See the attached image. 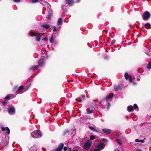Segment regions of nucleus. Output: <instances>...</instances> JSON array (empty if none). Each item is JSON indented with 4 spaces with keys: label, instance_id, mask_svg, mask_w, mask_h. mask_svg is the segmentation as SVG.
<instances>
[{
    "label": "nucleus",
    "instance_id": "nucleus-1",
    "mask_svg": "<svg viewBox=\"0 0 151 151\" xmlns=\"http://www.w3.org/2000/svg\"><path fill=\"white\" fill-rule=\"evenodd\" d=\"M29 87V86L27 85L26 87V88H25L22 86H20L18 88L17 86H16L14 88L13 91H16V94L22 93L26 91Z\"/></svg>",
    "mask_w": 151,
    "mask_h": 151
},
{
    "label": "nucleus",
    "instance_id": "nucleus-2",
    "mask_svg": "<svg viewBox=\"0 0 151 151\" xmlns=\"http://www.w3.org/2000/svg\"><path fill=\"white\" fill-rule=\"evenodd\" d=\"M42 134L38 130H36L31 133L32 136L34 138H38L42 136Z\"/></svg>",
    "mask_w": 151,
    "mask_h": 151
},
{
    "label": "nucleus",
    "instance_id": "nucleus-3",
    "mask_svg": "<svg viewBox=\"0 0 151 151\" xmlns=\"http://www.w3.org/2000/svg\"><path fill=\"white\" fill-rule=\"evenodd\" d=\"M150 14L148 11L145 12L143 13L142 15V19L145 21H146L148 20L150 18Z\"/></svg>",
    "mask_w": 151,
    "mask_h": 151
},
{
    "label": "nucleus",
    "instance_id": "nucleus-4",
    "mask_svg": "<svg viewBox=\"0 0 151 151\" xmlns=\"http://www.w3.org/2000/svg\"><path fill=\"white\" fill-rule=\"evenodd\" d=\"M91 145V142L90 140H88L84 144L83 146L84 149L86 150H88Z\"/></svg>",
    "mask_w": 151,
    "mask_h": 151
},
{
    "label": "nucleus",
    "instance_id": "nucleus-5",
    "mask_svg": "<svg viewBox=\"0 0 151 151\" xmlns=\"http://www.w3.org/2000/svg\"><path fill=\"white\" fill-rule=\"evenodd\" d=\"M138 107L137 104H134L133 106L132 105L128 106L127 108V110L129 112H131Z\"/></svg>",
    "mask_w": 151,
    "mask_h": 151
},
{
    "label": "nucleus",
    "instance_id": "nucleus-6",
    "mask_svg": "<svg viewBox=\"0 0 151 151\" xmlns=\"http://www.w3.org/2000/svg\"><path fill=\"white\" fill-rule=\"evenodd\" d=\"M124 77L127 80H129L130 82H132V79L131 76L127 73H125L124 74Z\"/></svg>",
    "mask_w": 151,
    "mask_h": 151
},
{
    "label": "nucleus",
    "instance_id": "nucleus-7",
    "mask_svg": "<svg viewBox=\"0 0 151 151\" xmlns=\"http://www.w3.org/2000/svg\"><path fill=\"white\" fill-rule=\"evenodd\" d=\"M15 109L14 107H12L9 108L8 110V113L12 115L15 113Z\"/></svg>",
    "mask_w": 151,
    "mask_h": 151
},
{
    "label": "nucleus",
    "instance_id": "nucleus-8",
    "mask_svg": "<svg viewBox=\"0 0 151 151\" xmlns=\"http://www.w3.org/2000/svg\"><path fill=\"white\" fill-rule=\"evenodd\" d=\"M1 129L3 131H6V132L7 133V134L9 135V134L10 133V131L8 127H6L5 128L4 127H1Z\"/></svg>",
    "mask_w": 151,
    "mask_h": 151
},
{
    "label": "nucleus",
    "instance_id": "nucleus-9",
    "mask_svg": "<svg viewBox=\"0 0 151 151\" xmlns=\"http://www.w3.org/2000/svg\"><path fill=\"white\" fill-rule=\"evenodd\" d=\"M102 131L104 133L108 134H110L111 132V130L107 129H102Z\"/></svg>",
    "mask_w": 151,
    "mask_h": 151
},
{
    "label": "nucleus",
    "instance_id": "nucleus-10",
    "mask_svg": "<svg viewBox=\"0 0 151 151\" xmlns=\"http://www.w3.org/2000/svg\"><path fill=\"white\" fill-rule=\"evenodd\" d=\"M97 147L101 149H103L104 147V144L102 143L98 144L96 146Z\"/></svg>",
    "mask_w": 151,
    "mask_h": 151
},
{
    "label": "nucleus",
    "instance_id": "nucleus-11",
    "mask_svg": "<svg viewBox=\"0 0 151 151\" xmlns=\"http://www.w3.org/2000/svg\"><path fill=\"white\" fill-rule=\"evenodd\" d=\"M38 65H35V66H33L32 67H30L29 69V70H34L35 69H37L38 68Z\"/></svg>",
    "mask_w": 151,
    "mask_h": 151
},
{
    "label": "nucleus",
    "instance_id": "nucleus-12",
    "mask_svg": "<svg viewBox=\"0 0 151 151\" xmlns=\"http://www.w3.org/2000/svg\"><path fill=\"white\" fill-rule=\"evenodd\" d=\"M44 61L43 59H40L38 63V65L40 66H42L43 64L44 63Z\"/></svg>",
    "mask_w": 151,
    "mask_h": 151
},
{
    "label": "nucleus",
    "instance_id": "nucleus-13",
    "mask_svg": "<svg viewBox=\"0 0 151 151\" xmlns=\"http://www.w3.org/2000/svg\"><path fill=\"white\" fill-rule=\"evenodd\" d=\"M67 1V3L69 6H71L73 4V0H66Z\"/></svg>",
    "mask_w": 151,
    "mask_h": 151
},
{
    "label": "nucleus",
    "instance_id": "nucleus-14",
    "mask_svg": "<svg viewBox=\"0 0 151 151\" xmlns=\"http://www.w3.org/2000/svg\"><path fill=\"white\" fill-rule=\"evenodd\" d=\"M113 96V94L112 93H110L108 96H107L106 98V100H107L108 99H111L112 98Z\"/></svg>",
    "mask_w": 151,
    "mask_h": 151
},
{
    "label": "nucleus",
    "instance_id": "nucleus-15",
    "mask_svg": "<svg viewBox=\"0 0 151 151\" xmlns=\"http://www.w3.org/2000/svg\"><path fill=\"white\" fill-rule=\"evenodd\" d=\"M41 27L46 29H48L49 27V25L45 24L42 25Z\"/></svg>",
    "mask_w": 151,
    "mask_h": 151
},
{
    "label": "nucleus",
    "instance_id": "nucleus-16",
    "mask_svg": "<svg viewBox=\"0 0 151 151\" xmlns=\"http://www.w3.org/2000/svg\"><path fill=\"white\" fill-rule=\"evenodd\" d=\"M63 22V20L61 18H59L58 21V25H60L62 24Z\"/></svg>",
    "mask_w": 151,
    "mask_h": 151
},
{
    "label": "nucleus",
    "instance_id": "nucleus-17",
    "mask_svg": "<svg viewBox=\"0 0 151 151\" xmlns=\"http://www.w3.org/2000/svg\"><path fill=\"white\" fill-rule=\"evenodd\" d=\"M150 26L151 25L150 23H147L145 24V26L146 29H149L150 28Z\"/></svg>",
    "mask_w": 151,
    "mask_h": 151
},
{
    "label": "nucleus",
    "instance_id": "nucleus-18",
    "mask_svg": "<svg viewBox=\"0 0 151 151\" xmlns=\"http://www.w3.org/2000/svg\"><path fill=\"white\" fill-rule=\"evenodd\" d=\"M135 141L136 142H141L142 143H143L145 142L144 140H139V139H135Z\"/></svg>",
    "mask_w": 151,
    "mask_h": 151
},
{
    "label": "nucleus",
    "instance_id": "nucleus-19",
    "mask_svg": "<svg viewBox=\"0 0 151 151\" xmlns=\"http://www.w3.org/2000/svg\"><path fill=\"white\" fill-rule=\"evenodd\" d=\"M10 96V99H12L15 97L16 96V94H9Z\"/></svg>",
    "mask_w": 151,
    "mask_h": 151
},
{
    "label": "nucleus",
    "instance_id": "nucleus-20",
    "mask_svg": "<svg viewBox=\"0 0 151 151\" xmlns=\"http://www.w3.org/2000/svg\"><path fill=\"white\" fill-rule=\"evenodd\" d=\"M63 146H64L63 144L61 143L59 145L58 147L62 150L63 147Z\"/></svg>",
    "mask_w": 151,
    "mask_h": 151
},
{
    "label": "nucleus",
    "instance_id": "nucleus-21",
    "mask_svg": "<svg viewBox=\"0 0 151 151\" xmlns=\"http://www.w3.org/2000/svg\"><path fill=\"white\" fill-rule=\"evenodd\" d=\"M116 140L117 142L119 145H122L121 141L120 139H116Z\"/></svg>",
    "mask_w": 151,
    "mask_h": 151
},
{
    "label": "nucleus",
    "instance_id": "nucleus-22",
    "mask_svg": "<svg viewBox=\"0 0 151 151\" xmlns=\"http://www.w3.org/2000/svg\"><path fill=\"white\" fill-rule=\"evenodd\" d=\"M53 36H52L51 38L50 39V42L51 43H53Z\"/></svg>",
    "mask_w": 151,
    "mask_h": 151
},
{
    "label": "nucleus",
    "instance_id": "nucleus-23",
    "mask_svg": "<svg viewBox=\"0 0 151 151\" xmlns=\"http://www.w3.org/2000/svg\"><path fill=\"white\" fill-rule=\"evenodd\" d=\"M147 68L148 69L151 68V62L148 63Z\"/></svg>",
    "mask_w": 151,
    "mask_h": 151
},
{
    "label": "nucleus",
    "instance_id": "nucleus-24",
    "mask_svg": "<svg viewBox=\"0 0 151 151\" xmlns=\"http://www.w3.org/2000/svg\"><path fill=\"white\" fill-rule=\"evenodd\" d=\"M89 128L91 130L93 131H97L92 127H89Z\"/></svg>",
    "mask_w": 151,
    "mask_h": 151
},
{
    "label": "nucleus",
    "instance_id": "nucleus-25",
    "mask_svg": "<svg viewBox=\"0 0 151 151\" xmlns=\"http://www.w3.org/2000/svg\"><path fill=\"white\" fill-rule=\"evenodd\" d=\"M36 40L37 41H39L40 40V37L38 35L36 37Z\"/></svg>",
    "mask_w": 151,
    "mask_h": 151
},
{
    "label": "nucleus",
    "instance_id": "nucleus-26",
    "mask_svg": "<svg viewBox=\"0 0 151 151\" xmlns=\"http://www.w3.org/2000/svg\"><path fill=\"white\" fill-rule=\"evenodd\" d=\"M76 101H78L79 102L81 103V102L82 100L81 98L80 97H78L76 99Z\"/></svg>",
    "mask_w": 151,
    "mask_h": 151
},
{
    "label": "nucleus",
    "instance_id": "nucleus-27",
    "mask_svg": "<svg viewBox=\"0 0 151 151\" xmlns=\"http://www.w3.org/2000/svg\"><path fill=\"white\" fill-rule=\"evenodd\" d=\"M37 34L35 32H33V33H32L31 34L30 36L31 37H33L34 36H37Z\"/></svg>",
    "mask_w": 151,
    "mask_h": 151
},
{
    "label": "nucleus",
    "instance_id": "nucleus-28",
    "mask_svg": "<svg viewBox=\"0 0 151 151\" xmlns=\"http://www.w3.org/2000/svg\"><path fill=\"white\" fill-rule=\"evenodd\" d=\"M119 89V87L117 86H114V89L115 91H117Z\"/></svg>",
    "mask_w": 151,
    "mask_h": 151
},
{
    "label": "nucleus",
    "instance_id": "nucleus-29",
    "mask_svg": "<svg viewBox=\"0 0 151 151\" xmlns=\"http://www.w3.org/2000/svg\"><path fill=\"white\" fill-rule=\"evenodd\" d=\"M10 99L9 95H7L5 97V99Z\"/></svg>",
    "mask_w": 151,
    "mask_h": 151
},
{
    "label": "nucleus",
    "instance_id": "nucleus-30",
    "mask_svg": "<svg viewBox=\"0 0 151 151\" xmlns=\"http://www.w3.org/2000/svg\"><path fill=\"white\" fill-rule=\"evenodd\" d=\"M95 139V137L93 135H91L90 137V139L91 140H93Z\"/></svg>",
    "mask_w": 151,
    "mask_h": 151
},
{
    "label": "nucleus",
    "instance_id": "nucleus-31",
    "mask_svg": "<svg viewBox=\"0 0 151 151\" xmlns=\"http://www.w3.org/2000/svg\"><path fill=\"white\" fill-rule=\"evenodd\" d=\"M31 1H32V2L33 3H36L38 1V0H32Z\"/></svg>",
    "mask_w": 151,
    "mask_h": 151
},
{
    "label": "nucleus",
    "instance_id": "nucleus-32",
    "mask_svg": "<svg viewBox=\"0 0 151 151\" xmlns=\"http://www.w3.org/2000/svg\"><path fill=\"white\" fill-rule=\"evenodd\" d=\"M69 132V131L68 129H66L63 132V135H65L67 133H68Z\"/></svg>",
    "mask_w": 151,
    "mask_h": 151
},
{
    "label": "nucleus",
    "instance_id": "nucleus-33",
    "mask_svg": "<svg viewBox=\"0 0 151 151\" xmlns=\"http://www.w3.org/2000/svg\"><path fill=\"white\" fill-rule=\"evenodd\" d=\"M52 28L53 31L54 32H55L56 30V27L55 26H53L52 27Z\"/></svg>",
    "mask_w": 151,
    "mask_h": 151
},
{
    "label": "nucleus",
    "instance_id": "nucleus-34",
    "mask_svg": "<svg viewBox=\"0 0 151 151\" xmlns=\"http://www.w3.org/2000/svg\"><path fill=\"white\" fill-rule=\"evenodd\" d=\"M44 35V33H41L39 34L38 35L41 37L43 35Z\"/></svg>",
    "mask_w": 151,
    "mask_h": 151
},
{
    "label": "nucleus",
    "instance_id": "nucleus-35",
    "mask_svg": "<svg viewBox=\"0 0 151 151\" xmlns=\"http://www.w3.org/2000/svg\"><path fill=\"white\" fill-rule=\"evenodd\" d=\"M93 112V110H89L87 111L88 113L91 114Z\"/></svg>",
    "mask_w": 151,
    "mask_h": 151
},
{
    "label": "nucleus",
    "instance_id": "nucleus-36",
    "mask_svg": "<svg viewBox=\"0 0 151 151\" xmlns=\"http://www.w3.org/2000/svg\"><path fill=\"white\" fill-rule=\"evenodd\" d=\"M48 40L47 37H45L44 38L42 39V40L43 41H46Z\"/></svg>",
    "mask_w": 151,
    "mask_h": 151
},
{
    "label": "nucleus",
    "instance_id": "nucleus-37",
    "mask_svg": "<svg viewBox=\"0 0 151 151\" xmlns=\"http://www.w3.org/2000/svg\"><path fill=\"white\" fill-rule=\"evenodd\" d=\"M100 149L99 148H98V149H95V150H93V151H100Z\"/></svg>",
    "mask_w": 151,
    "mask_h": 151
},
{
    "label": "nucleus",
    "instance_id": "nucleus-38",
    "mask_svg": "<svg viewBox=\"0 0 151 151\" xmlns=\"http://www.w3.org/2000/svg\"><path fill=\"white\" fill-rule=\"evenodd\" d=\"M13 1L15 2H19L21 0H13Z\"/></svg>",
    "mask_w": 151,
    "mask_h": 151
},
{
    "label": "nucleus",
    "instance_id": "nucleus-39",
    "mask_svg": "<svg viewBox=\"0 0 151 151\" xmlns=\"http://www.w3.org/2000/svg\"><path fill=\"white\" fill-rule=\"evenodd\" d=\"M63 149L65 151H66L67 150L68 148L67 147H63Z\"/></svg>",
    "mask_w": 151,
    "mask_h": 151
},
{
    "label": "nucleus",
    "instance_id": "nucleus-40",
    "mask_svg": "<svg viewBox=\"0 0 151 151\" xmlns=\"http://www.w3.org/2000/svg\"><path fill=\"white\" fill-rule=\"evenodd\" d=\"M61 149L58 147L56 149V151H61Z\"/></svg>",
    "mask_w": 151,
    "mask_h": 151
},
{
    "label": "nucleus",
    "instance_id": "nucleus-41",
    "mask_svg": "<svg viewBox=\"0 0 151 151\" xmlns=\"http://www.w3.org/2000/svg\"><path fill=\"white\" fill-rule=\"evenodd\" d=\"M6 102H3V103H2V105H6Z\"/></svg>",
    "mask_w": 151,
    "mask_h": 151
},
{
    "label": "nucleus",
    "instance_id": "nucleus-42",
    "mask_svg": "<svg viewBox=\"0 0 151 151\" xmlns=\"http://www.w3.org/2000/svg\"><path fill=\"white\" fill-rule=\"evenodd\" d=\"M115 40H113L111 42L113 44L114 43H115Z\"/></svg>",
    "mask_w": 151,
    "mask_h": 151
},
{
    "label": "nucleus",
    "instance_id": "nucleus-43",
    "mask_svg": "<svg viewBox=\"0 0 151 151\" xmlns=\"http://www.w3.org/2000/svg\"><path fill=\"white\" fill-rule=\"evenodd\" d=\"M85 96L84 95H82L81 96V97L83 98V99H84L85 98Z\"/></svg>",
    "mask_w": 151,
    "mask_h": 151
},
{
    "label": "nucleus",
    "instance_id": "nucleus-44",
    "mask_svg": "<svg viewBox=\"0 0 151 151\" xmlns=\"http://www.w3.org/2000/svg\"><path fill=\"white\" fill-rule=\"evenodd\" d=\"M110 106V104L109 102L108 103V107H109Z\"/></svg>",
    "mask_w": 151,
    "mask_h": 151
},
{
    "label": "nucleus",
    "instance_id": "nucleus-45",
    "mask_svg": "<svg viewBox=\"0 0 151 151\" xmlns=\"http://www.w3.org/2000/svg\"><path fill=\"white\" fill-rule=\"evenodd\" d=\"M64 6L63 5H62L61 6V8L62 9H63Z\"/></svg>",
    "mask_w": 151,
    "mask_h": 151
},
{
    "label": "nucleus",
    "instance_id": "nucleus-46",
    "mask_svg": "<svg viewBox=\"0 0 151 151\" xmlns=\"http://www.w3.org/2000/svg\"><path fill=\"white\" fill-rule=\"evenodd\" d=\"M114 151H120L118 149H116Z\"/></svg>",
    "mask_w": 151,
    "mask_h": 151
},
{
    "label": "nucleus",
    "instance_id": "nucleus-47",
    "mask_svg": "<svg viewBox=\"0 0 151 151\" xmlns=\"http://www.w3.org/2000/svg\"><path fill=\"white\" fill-rule=\"evenodd\" d=\"M137 151H142L141 150H138Z\"/></svg>",
    "mask_w": 151,
    "mask_h": 151
},
{
    "label": "nucleus",
    "instance_id": "nucleus-48",
    "mask_svg": "<svg viewBox=\"0 0 151 151\" xmlns=\"http://www.w3.org/2000/svg\"><path fill=\"white\" fill-rule=\"evenodd\" d=\"M73 151H78V150H74Z\"/></svg>",
    "mask_w": 151,
    "mask_h": 151
},
{
    "label": "nucleus",
    "instance_id": "nucleus-49",
    "mask_svg": "<svg viewBox=\"0 0 151 151\" xmlns=\"http://www.w3.org/2000/svg\"><path fill=\"white\" fill-rule=\"evenodd\" d=\"M102 101H100L99 102V104L101 103L102 102Z\"/></svg>",
    "mask_w": 151,
    "mask_h": 151
},
{
    "label": "nucleus",
    "instance_id": "nucleus-50",
    "mask_svg": "<svg viewBox=\"0 0 151 151\" xmlns=\"http://www.w3.org/2000/svg\"><path fill=\"white\" fill-rule=\"evenodd\" d=\"M136 84V83H135V82H134V84Z\"/></svg>",
    "mask_w": 151,
    "mask_h": 151
},
{
    "label": "nucleus",
    "instance_id": "nucleus-51",
    "mask_svg": "<svg viewBox=\"0 0 151 151\" xmlns=\"http://www.w3.org/2000/svg\"><path fill=\"white\" fill-rule=\"evenodd\" d=\"M80 1V0H78V2L79 1Z\"/></svg>",
    "mask_w": 151,
    "mask_h": 151
},
{
    "label": "nucleus",
    "instance_id": "nucleus-52",
    "mask_svg": "<svg viewBox=\"0 0 151 151\" xmlns=\"http://www.w3.org/2000/svg\"><path fill=\"white\" fill-rule=\"evenodd\" d=\"M104 140H105V139H102V140L103 141Z\"/></svg>",
    "mask_w": 151,
    "mask_h": 151
},
{
    "label": "nucleus",
    "instance_id": "nucleus-53",
    "mask_svg": "<svg viewBox=\"0 0 151 151\" xmlns=\"http://www.w3.org/2000/svg\"><path fill=\"white\" fill-rule=\"evenodd\" d=\"M70 148H69V151H70Z\"/></svg>",
    "mask_w": 151,
    "mask_h": 151
}]
</instances>
